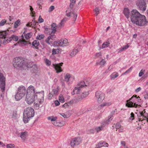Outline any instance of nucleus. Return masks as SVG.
<instances>
[{
  "instance_id": "11",
  "label": "nucleus",
  "mask_w": 148,
  "mask_h": 148,
  "mask_svg": "<svg viewBox=\"0 0 148 148\" xmlns=\"http://www.w3.org/2000/svg\"><path fill=\"white\" fill-rule=\"evenodd\" d=\"M95 96L98 103H101L104 99V94L100 91H97L95 92Z\"/></svg>"
},
{
  "instance_id": "32",
  "label": "nucleus",
  "mask_w": 148,
  "mask_h": 148,
  "mask_svg": "<svg viewBox=\"0 0 148 148\" xmlns=\"http://www.w3.org/2000/svg\"><path fill=\"white\" fill-rule=\"evenodd\" d=\"M50 37H48L45 40V42L48 44L51 45L53 43L52 40L50 38Z\"/></svg>"
},
{
  "instance_id": "4",
  "label": "nucleus",
  "mask_w": 148,
  "mask_h": 148,
  "mask_svg": "<svg viewBox=\"0 0 148 148\" xmlns=\"http://www.w3.org/2000/svg\"><path fill=\"white\" fill-rule=\"evenodd\" d=\"M113 116L111 115L109 116L107 120L103 121L101 124V126L95 127L94 129L91 130V132L92 133L96 131L97 132H98L103 129V127L106 125L108 124L113 119Z\"/></svg>"
},
{
  "instance_id": "49",
  "label": "nucleus",
  "mask_w": 148,
  "mask_h": 148,
  "mask_svg": "<svg viewBox=\"0 0 148 148\" xmlns=\"http://www.w3.org/2000/svg\"><path fill=\"white\" fill-rule=\"evenodd\" d=\"M101 56V52H99L98 53H96L95 54V58H98Z\"/></svg>"
},
{
  "instance_id": "26",
  "label": "nucleus",
  "mask_w": 148,
  "mask_h": 148,
  "mask_svg": "<svg viewBox=\"0 0 148 148\" xmlns=\"http://www.w3.org/2000/svg\"><path fill=\"white\" fill-rule=\"evenodd\" d=\"M24 96H22L20 93L17 92L15 95V98L16 101H19L24 97Z\"/></svg>"
},
{
  "instance_id": "15",
  "label": "nucleus",
  "mask_w": 148,
  "mask_h": 148,
  "mask_svg": "<svg viewBox=\"0 0 148 148\" xmlns=\"http://www.w3.org/2000/svg\"><path fill=\"white\" fill-rule=\"evenodd\" d=\"M66 15L68 17H73L74 21L76 20L77 17V14L74 13L73 12H72L69 9L66 11Z\"/></svg>"
},
{
  "instance_id": "24",
  "label": "nucleus",
  "mask_w": 148,
  "mask_h": 148,
  "mask_svg": "<svg viewBox=\"0 0 148 148\" xmlns=\"http://www.w3.org/2000/svg\"><path fill=\"white\" fill-rule=\"evenodd\" d=\"M89 92H83L80 97H78L77 98V99L78 100L80 101L83 98L86 97L89 95Z\"/></svg>"
},
{
  "instance_id": "46",
  "label": "nucleus",
  "mask_w": 148,
  "mask_h": 148,
  "mask_svg": "<svg viewBox=\"0 0 148 148\" xmlns=\"http://www.w3.org/2000/svg\"><path fill=\"white\" fill-rule=\"evenodd\" d=\"M99 10H100L98 7H97L94 9V10L96 16H97L99 14Z\"/></svg>"
},
{
  "instance_id": "59",
  "label": "nucleus",
  "mask_w": 148,
  "mask_h": 148,
  "mask_svg": "<svg viewBox=\"0 0 148 148\" xmlns=\"http://www.w3.org/2000/svg\"><path fill=\"white\" fill-rule=\"evenodd\" d=\"M53 95H56L58 93V90L56 89H53L51 92Z\"/></svg>"
},
{
  "instance_id": "31",
  "label": "nucleus",
  "mask_w": 148,
  "mask_h": 148,
  "mask_svg": "<svg viewBox=\"0 0 148 148\" xmlns=\"http://www.w3.org/2000/svg\"><path fill=\"white\" fill-rule=\"evenodd\" d=\"M7 34L5 31L0 32V38H5Z\"/></svg>"
},
{
  "instance_id": "37",
  "label": "nucleus",
  "mask_w": 148,
  "mask_h": 148,
  "mask_svg": "<svg viewBox=\"0 0 148 148\" xmlns=\"http://www.w3.org/2000/svg\"><path fill=\"white\" fill-rule=\"evenodd\" d=\"M112 104L111 102H106L103 103L101 105V107L108 106Z\"/></svg>"
},
{
  "instance_id": "62",
  "label": "nucleus",
  "mask_w": 148,
  "mask_h": 148,
  "mask_svg": "<svg viewBox=\"0 0 148 148\" xmlns=\"http://www.w3.org/2000/svg\"><path fill=\"white\" fill-rule=\"evenodd\" d=\"M121 127V125L119 123H117L116 125V129H119Z\"/></svg>"
},
{
  "instance_id": "61",
  "label": "nucleus",
  "mask_w": 148,
  "mask_h": 148,
  "mask_svg": "<svg viewBox=\"0 0 148 148\" xmlns=\"http://www.w3.org/2000/svg\"><path fill=\"white\" fill-rule=\"evenodd\" d=\"M6 147H7L8 148H11L12 147H14V145L13 144H9L7 145H6Z\"/></svg>"
},
{
  "instance_id": "54",
  "label": "nucleus",
  "mask_w": 148,
  "mask_h": 148,
  "mask_svg": "<svg viewBox=\"0 0 148 148\" xmlns=\"http://www.w3.org/2000/svg\"><path fill=\"white\" fill-rule=\"evenodd\" d=\"M45 62L46 64L48 66H50L51 64V62L49 60L46 59L45 60Z\"/></svg>"
},
{
  "instance_id": "53",
  "label": "nucleus",
  "mask_w": 148,
  "mask_h": 148,
  "mask_svg": "<svg viewBox=\"0 0 148 148\" xmlns=\"http://www.w3.org/2000/svg\"><path fill=\"white\" fill-rule=\"evenodd\" d=\"M38 23V22H36V21L34 20V19L32 21V22H31V25H32V27H34Z\"/></svg>"
},
{
  "instance_id": "3",
  "label": "nucleus",
  "mask_w": 148,
  "mask_h": 148,
  "mask_svg": "<svg viewBox=\"0 0 148 148\" xmlns=\"http://www.w3.org/2000/svg\"><path fill=\"white\" fill-rule=\"evenodd\" d=\"M89 83L88 81H81L74 88L71 94L72 95H74L76 93L77 94H79L82 88L85 86H88Z\"/></svg>"
},
{
  "instance_id": "28",
  "label": "nucleus",
  "mask_w": 148,
  "mask_h": 148,
  "mask_svg": "<svg viewBox=\"0 0 148 148\" xmlns=\"http://www.w3.org/2000/svg\"><path fill=\"white\" fill-rule=\"evenodd\" d=\"M119 76V74L118 73L116 72H114L110 76V77L111 79H114L115 78Z\"/></svg>"
},
{
  "instance_id": "17",
  "label": "nucleus",
  "mask_w": 148,
  "mask_h": 148,
  "mask_svg": "<svg viewBox=\"0 0 148 148\" xmlns=\"http://www.w3.org/2000/svg\"><path fill=\"white\" fill-rule=\"evenodd\" d=\"M81 46L79 45H77L74 49H73L70 54V56L72 57L74 56L76 53L80 50Z\"/></svg>"
},
{
  "instance_id": "19",
  "label": "nucleus",
  "mask_w": 148,
  "mask_h": 148,
  "mask_svg": "<svg viewBox=\"0 0 148 148\" xmlns=\"http://www.w3.org/2000/svg\"><path fill=\"white\" fill-rule=\"evenodd\" d=\"M36 92H35L34 87L30 85L27 88L26 95H33Z\"/></svg>"
},
{
  "instance_id": "1",
  "label": "nucleus",
  "mask_w": 148,
  "mask_h": 148,
  "mask_svg": "<svg viewBox=\"0 0 148 148\" xmlns=\"http://www.w3.org/2000/svg\"><path fill=\"white\" fill-rule=\"evenodd\" d=\"M130 18L133 23L139 26L145 25L148 23L145 16L141 15L136 10H133L131 11Z\"/></svg>"
},
{
  "instance_id": "39",
  "label": "nucleus",
  "mask_w": 148,
  "mask_h": 148,
  "mask_svg": "<svg viewBox=\"0 0 148 148\" xmlns=\"http://www.w3.org/2000/svg\"><path fill=\"white\" fill-rule=\"evenodd\" d=\"M10 39V40H13L15 41H17L18 39V37L16 36L12 35L11 36Z\"/></svg>"
},
{
  "instance_id": "14",
  "label": "nucleus",
  "mask_w": 148,
  "mask_h": 148,
  "mask_svg": "<svg viewBox=\"0 0 148 148\" xmlns=\"http://www.w3.org/2000/svg\"><path fill=\"white\" fill-rule=\"evenodd\" d=\"M81 139L80 138H76L73 139L71 141V145L72 147L79 145L81 142Z\"/></svg>"
},
{
  "instance_id": "40",
  "label": "nucleus",
  "mask_w": 148,
  "mask_h": 148,
  "mask_svg": "<svg viewBox=\"0 0 148 148\" xmlns=\"http://www.w3.org/2000/svg\"><path fill=\"white\" fill-rule=\"evenodd\" d=\"M59 100L60 102L63 103L64 102V99L63 96L62 95H60L59 97Z\"/></svg>"
},
{
  "instance_id": "56",
  "label": "nucleus",
  "mask_w": 148,
  "mask_h": 148,
  "mask_svg": "<svg viewBox=\"0 0 148 148\" xmlns=\"http://www.w3.org/2000/svg\"><path fill=\"white\" fill-rule=\"evenodd\" d=\"M124 50H125L124 49V48L123 46L122 47H121L119 48V49H117V51L118 53H121V52Z\"/></svg>"
},
{
  "instance_id": "27",
  "label": "nucleus",
  "mask_w": 148,
  "mask_h": 148,
  "mask_svg": "<svg viewBox=\"0 0 148 148\" xmlns=\"http://www.w3.org/2000/svg\"><path fill=\"white\" fill-rule=\"evenodd\" d=\"M2 40H1V43L4 45H5L10 41V39H8L5 37L4 39H2Z\"/></svg>"
},
{
  "instance_id": "63",
  "label": "nucleus",
  "mask_w": 148,
  "mask_h": 148,
  "mask_svg": "<svg viewBox=\"0 0 148 148\" xmlns=\"http://www.w3.org/2000/svg\"><path fill=\"white\" fill-rule=\"evenodd\" d=\"M53 95L52 93V92H51L49 93V97H48V98L49 99H51L52 97L53 96Z\"/></svg>"
},
{
  "instance_id": "36",
  "label": "nucleus",
  "mask_w": 148,
  "mask_h": 148,
  "mask_svg": "<svg viewBox=\"0 0 148 148\" xmlns=\"http://www.w3.org/2000/svg\"><path fill=\"white\" fill-rule=\"evenodd\" d=\"M45 31L47 32V33L49 34H51L52 33H53L51 28H45Z\"/></svg>"
},
{
  "instance_id": "2",
  "label": "nucleus",
  "mask_w": 148,
  "mask_h": 148,
  "mask_svg": "<svg viewBox=\"0 0 148 148\" xmlns=\"http://www.w3.org/2000/svg\"><path fill=\"white\" fill-rule=\"evenodd\" d=\"M34 115V110L32 108L29 107L26 108L23 112V121L24 123H27L29 118L33 117Z\"/></svg>"
},
{
  "instance_id": "44",
  "label": "nucleus",
  "mask_w": 148,
  "mask_h": 148,
  "mask_svg": "<svg viewBox=\"0 0 148 148\" xmlns=\"http://www.w3.org/2000/svg\"><path fill=\"white\" fill-rule=\"evenodd\" d=\"M76 2V0H71L70 5V7L71 8H73Z\"/></svg>"
},
{
  "instance_id": "34",
  "label": "nucleus",
  "mask_w": 148,
  "mask_h": 148,
  "mask_svg": "<svg viewBox=\"0 0 148 148\" xmlns=\"http://www.w3.org/2000/svg\"><path fill=\"white\" fill-rule=\"evenodd\" d=\"M39 42L37 40H35L34 41L32 42V45L37 48V47L39 45Z\"/></svg>"
},
{
  "instance_id": "35",
  "label": "nucleus",
  "mask_w": 148,
  "mask_h": 148,
  "mask_svg": "<svg viewBox=\"0 0 148 148\" xmlns=\"http://www.w3.org/2000/svg\"><path fill=\"white\" fill-rule=\"evenodd\" d=\"M60 51V49H53L52 50V54H57Z\"/></svg>"
},
{
  "instance_id": "16",
  "label": "nucleus",
  "mask_w": 148,
  "mask_h": 148,
  "mask_svg": "<svg viewBox=\"0 0 148 148\" xmlns=\"http://www.w3.org/2000/svg\"><path fill=\"white\" fill-rule=\"evenodd\" d=\"M27 44L28 41L25 40L23 35L22 34L21 36V38L19 40L17 43L14 44V45L16 46L18 45V44H19L20 46H25L27 45Z\"/></svg>"
},
{
  "instance_id": "47",
  "label": "nucleus",
  "mask_w": 148,
  "mask_h": 148,
  "mask_svg": "<svg viewBox=\"0 0 148 148\" xmlns=\"http://www.w3.org/2000/svg\"><path fill=\"white\" fill-rule=\"evenodd\" d=\"M32 68L34 69L33 71L34 73H36L38 70V67L37 66L36 64H34L32 66Z\"/></svg>"
},
{
  "instance_id": "64",
  "label": "nucleus",
  "mask_w": 148,
  "mask_h": 148,
  "mask_svg": "<svg viewBox=\"0 0 148 148\" xmlns=\"http://www.w3.org/2000/svg\"><path fill=\"white\" fill-rule=\"evenodd\" d=\"M141 90V87H139L138 88H136L135 90V92L137 93V92H139Z\"/></svg>"
},
{
  "instance_id": "38",
  "label": "nucleus",
  "mask_w": 148,
  "mask_h": 148,
  "mask_svg": "<svg viewBox=\"0 0 148 148\" xmlns=\"http://www.w3.org/2000/svg\"><path fill=\"white\" fill-rule=\"evenodd\" d=\"M20 24V21L18 19L15 21L14 23V27L15 28H17Z\"/></svg>"
},
{
  "instance_id": "60",
  "label": "nucleus",
  "mask_w": 148,
  "mask_h": 148,
  "mask_svg": "<svg viewBox=\"0 0 148 148\" xmlns=\"http://www.w3.org/2000/svg\"><path fill=\"white\" fill-rule=\"evenodd\" d=\"M49 37H50V38L53 40H55L56 36L54 35H52L49 36Z\"/></svg>"
},
{
  "instance_id": "48",
  "label": "nucleus",
  "mask_w": 148,
  "mask_h": 148,
  "mask_svg": "<svg viewBox=\"0 0 148 148\" xmlns=\"http://www.w3.org/2000/svg\"><path fill=\"white\" fill-rule=\"evenodd\" d=\"M134 119V114L132 112L130 114V116L129 118V119L130 120L132 121Z\"/></svg>"
},
{
  "instance_id": "50",
  "label": "nucleus",
  "mask_w": 148,
  "mask_h": 148,
  "mask_svg": "<svg viewBox=\"0 0 148 148\" xmlns=\"http://www.w3.org/2000/svg\"><path fill=\"white\" fill-rule=\"evenodd\" d=\"M45 37V36L43 34H41L38 36L37 37V39L40 40L41 39H43Z\"/></svg>"
},
{
  "instance_id": "55",
  "label": "nucleus",
  "mask_w": 148,
  "mask_h": 148,
  "mask_svg": "<svg viewBox=\"0 0 148 148\" xmlns=\"http://www.w3.org/2000/svg\"><path fill=\"white\" fill-rule=\"evenodd\" d=\"M17 116V114L16 112V111H14L13 113L12 117L13 118L15 119Z\"/></svg>"
},
{
  "instance_id": "7",
  "label": "nucleus",
  "mask_w": 148,
  "mask_h": 148,
  "mask_svg": "<svg viewBox=\"0 0 148 148\" xmlns=\"http://www.w3.org/2000/svg\"><path fill=\"white\" fill-rule=\"evenodd\" d=\"M44 93L43 91H41L40 92H36L34 94V96L36 100L39 101V103L42 104L44 100Z\"/></svg>"
},
{
  "instance_id": "12",
  "label": "nucleus",
  "mask_w": 148,
  "mask_h": 148,
  "mask_svg": "<svg viewBox=\"0 0 148 148\" xmlns=\"http://www.w3.org/2000/svg\"><path fill=\"white\" fill-rule=\"evenodd\" d=\"M25 101L29 105L32 104L34 101H36L34 97V94L33 95H26Z\"/></svg>"
},
{
  "instance_id": "22",
  "label": "nucleus",
  "mask_w": 148,
  "mask_h": 148,
  "mask_svg": "<svg viewBox=\"0 0 148 148\" xmlns=\"http://www.w3.org/2000/svg\"><path fill=\"white\" fill-rule=\"evenodd\" d=\"M28 136L27 132L25 131L24 132H21L20 134V136L21 138L25 140Z\"/></svg>"
},
{
  "instance_id": "30",
  "label": "nucleus",
  "mask_w": 148,
  "mask_h": 148,
  "mask_svg": "<svg viewBox=\"0 0 148 148\" xmlns=\"http://www.w3.org/2000/svg\"><path fill=\"white\" fill-rule=\"evenodd\" d=\"M23 34L24 37H25V38L26 39L28 40L32 36V33H29L26 35H25L24 33Z\"/></svg>"
},
{
  "instance_id": "58",
  "label": "nucleus",
  "mask_w": 148,
  "mask_h": 148,
  "mask_svg": "<svg viewBox=\"0 0 148 148\" xmlns=\"http://www.w3.org/2000/svg\"><path fill=\"white\" fill-rule=\"evenodd\" d=\"M54 9V6L53 5L51 6L49 8L48 11L50 12L52 11Z\"/></svg>"
},
{
  "instance_id": "9",
  "label": "nucleus",
  "mask_w": 148,
  "mask_h": 148,
  "mask_svg": "<svg viewBox=\"0 0 148 148\" xmlns=\"http://www.w3.org/2000/svg\"><path fill=\"white\" fill-rule=\"evenodd\" d=\"M136 5L141 10L144 11L146 10L147 6L144 0H138Z\"/></svg>"
},
{
  "instance_id": "5",
  "label": "nucleus",
  "mask_w": 148,
  "mask_h": 148,
  "mask_svg": "<svg viewBox=\"0 0 148 148\" xmlns=\"http://www.w3.org/2000/svg\"><path fill=\"white\" fill-rule=\"evenodd\" d=\"M136 95V96H132L129 100H127V103L126 106L128 107H135L136 108L138 106H140V105H138V100L140 98L139 97H137Z\"/></svg>"
},
{
  "instance_id": "21",
  "label": "nucleus",
  "mask_w": 148,
  "mask_h": 148,
  "mask_svg": "<svg viewBox=\"0 0 148 148\" xmlns=\"http://www.w3.org/2000/svg\"><path fill=\"white\" fill-rule=\"evenodd\" d=\"M49 120H50L52 122V123L55 126L59 125L56 122L57 117H53V116H51L48 117L47 118Z\"/></svg>"
},
{
  "instance_id": "33",
  "label": "nucleus",
  "mask_w": 148,
  "mask_h": 148,
  "mask_svg": "<svg viewBox=\"0 0 148 148\" xmlns=\"http://www.w3.org/2000/svg\"><path fill=\"white\" fill-rule=\"evenodd\" d=\"M110 44V43L109 42H104L102 44L101 49H103L108 47Z\"/></svg>"
},
{
  "instance_id": "20",
  "label": "nucleus",
  "mask_w": 148,
  "mask_h": 148,
  "mask_svg": "<svg viewBox=\"0 0 148 148\" xmlns=\"http://www.w3.org/2000/svg\"><path fill=\"white\" fill-rule=\"evenodd\" d=\"M26 91L25 88L24 86L22 85L19 87L17 92L21 94L22 96H25Z\"/></svg>"
},
{
  "instance_id": "52",
  "label": "nucleus",
  "mask_w": 148,
  "mask_h": 148,
  "mask_svg": "<svg viewBox=\"0 0 148 148\" xmlns=\"http://www.w3.org/2000/svg\"><path fill=\"white\" fill-rule=\"evenodd\" d=\"M145 71V70L142 69L140 71L139 73L138 76L139 77H140L142 76L143 75Z\"/></svg>"
},
{
  "instance_id": "10",
  "label": "nucleus",
  "mask_w": 148,
  "mask_h": 148,
  "mask_svg": "<svg viewBox=\"0 0 148 148\" xmlns=\"http://www.w3.org/2000/svg\"><path fill=\"white\" fill-rule=\"evenodd\" d=\"M145 110L143 111H140L137 114L138 120L142 121L145 120L147 117H148V114L146 113Z\"/></svg>"
},
{
  "instance_id": "13",
  "label": "nucleus",
  "mask_w": 148,
  "mask_h": 148,
  "mask_svg": "<svg viewBox=\"0 0 148 148\" xmlns=\"http://www.w3.org/2000/svg\"><path fill=\"white\" fill-rule=\"evenodd\" d=\"M0 87L2 92L5 90V78L3 74L0 73Z\"/></svg>"
},
{
  "instance_id": "29",
  "label": "nucleus",
  "mask_w": 148,
  "mask_h": 148,
  "mask_svg": "<svg viewBox=\"0 0 148 148\" xmlns=\"http://www.w3.org/2000/svg\"><path fill=\"white\" fill-rule=\"evenodd\" d=\"M71 77V75L69 73H67L64 76V79L65 81L68 82Z\"/></svg>"
},
{
  "instance_id": "6",
  "label": "nucleus",
  "mask_w": 148,
  "mask_h": 148,
  "mask_svg": "<svg viewBox=\"0 0 148 148\" xmlns=\"http://www.w3.org/2000/svg\"><path fill=\"white\" fill-rule=\"evenodd\" d=\"M13 66L15 68L24 67L26 65L24 60L22 57H16L13 60Z\"/></svg>"
},
{
  "instance_id": "43",
  "label": "nucleus",
  "mask_w": 148,
  "mask_h": 148,
  "mask_svg": "<svg viewBox=\"0 0 148 148\" xmlns=\"http://www.w3.org/2000/svg\"><path fill=\"white\" fill-rule=\"evenodd\" d=\"M34 108L35 109L38 110L40 108V105L39 103L35 102L34 103Z\"/></svg>"
},
{
  "instance_id": "51",
  "label": "nucleus",
  "mask_w": 148,
  "mask_h": 148,
  "mask_svg": "<svg viewBox=\"0 0 148 148\" xmlns=\"http://www.w3.org/2000/svg\"><path fill=\"white\" fill-rule=\"evenodd\" d=\"M6 22V20L5 19H3L0 22V26H3Z\"/></svg>"
},
{
  "instance_id": "42",
  "label": "nucleus",
  "mask_w": 148,
  "mask_h": 148,
  "mask_svg": "<svg viewBox=\"0 0 148 148\" xmlns=\"http://www.w3.org/2000/svg\"><path fill=\"white\" fill-rule=\"evenodd\" d=\"M66 21V18L63 19L61 22V23L59 24L58 25V27H60L61 26L64 24Z\"/></svg>"
},
{
  "instance_id": "45",
  "label": "nucleus",
  "mask_w": 148,
  "mask_h": 148,
  "mask_svg": "<svg viewBox=\"0 0 148 148\" xmlns=\"http://www.w3.org/2000/svg\"><path fill=\"white\" fill-rule=\"evenodd\" d=\"M106 63V61L105 60L102 59L100 62L99 63V65H100L101 66H103Z\"/></svg>"
},
{
  "instance_id": "25",
  "label": "nucleus",
  "mask_w": 148,
  "mask_h": 148,
  "mask_svg": "<svg viewBox=\"0 0 148 148\" xmlns=\"http://www.w3.org/2000/svg\"><path fill=\"white\" fill-rule=\"evenodd\" d=\"M108 144L107 143H105L103 141H101L97 145V148H99L102 147H108Z\"/></svg>"
},
{
  "instance_id": "8",
  "label": "nucleus",
  "mask_w": 148,
  "mask_h": 148,
  "mask_svg": "<svg viewBox=\"0 0 148 148\" xmlns=\"http://www.w3.org/2000/svg\"><path fill=\"white\" fill-rule=\"evenodd\" d=\"M68 45V40L66 39H62L59 40L55 41L53 43V45L55 46H59L65 47Z\"/></svg>"
},
{
  "instance_id": "23",
  "label": "nucleus",
  "mask_w": 148,
  "mask_h": 148,
  "mask_svg": "<svg viewBox=\"0 0 148 148\" xmlns=\"http://www.w3.org/2000/svg\"><path fill=\"white\" fill-rule=\"evenodd\" d=\"M123 13L125 16L127 18L130 17V10L128 8H125L123 10Z\"/></svg>"
},
{
  "instance_id": "41",
  "label": "nucleus",
  "mask_w": 148,
  "mask_h": 148,
  "mask_svg": "<svg viewBox=\"0 0 148 148\" xmlns=\"http://www.w3.org/2000/svg\"><path fill=\"white\" fill-rule=\"evenodd\" d=\"M51 29L53 32V33L55 32L56 31V24L53 23L51 25Z\"/></svg>"
},
{
  "instance_id": "57",
  "label": "nucleus",
  "mask_w": 148,
  "mask_h": 148,
  "mask_svg": "<svg viewBox=\"0 0 148 148\" xmlns=\"http://www.w3.org/2000/svg\"><path fill=\"white\" fill-rule=\"evenodd\" d=\"M38 21L39 23H41L44 21V20L42 19L40 15L39 16V18L38 19Z\"/></svg>"
},
{
  "instance_id": "18",
  "label": "nucleus",
  "mask_w": 148,
  "mask_h": 148,
  "mask_svg": "<svg viewBox=\"0 0 148 148\" xmlns=\"http://www.w3.org/2000/svg\"><path fill=\"white\" fill-rule=\"evenodd\" d=\"M62 63L58 64H53V67L55 69L57 73H59L62 71V70L61 69V66H62Z\"/></svg>"
}]
</instances>
